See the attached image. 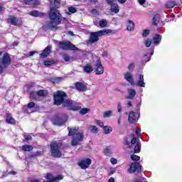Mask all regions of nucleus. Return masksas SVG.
<instances>
[{"mask_svg":"<svg viewBox=\"0 0 182 182\" xmlns=\"http://www.w3.org/2000/svg\"><path fill=\"white\" fill-rule=\"evenodd\" d=\"M90 109L89 108H84L80 110V114H86V113H89Z\"/></svg>","mask_w":182,"mask_h":182,"instance_id":"nucleus-37","label":"nucleus"},{"mask_svg":"<svg viewBox=\"0 0 182 182\" xmlns=\"http://www.w3.org/2000/svg\"><path fill=\"white\" fill-rule=\"evenodd\" d=\"M34 156H42V152L41 151H36L34 154Z\"/></svg>","mask_w":182,"mask_h":182,"instance_id":"nucleus-57","label":"nucleus"},{"mask_svg":"<svg viewBox=\"0 0 182 182\" xmlns=\"http://www.w3.org/2000/svg\"><path fill=\"white\" fill-rule=\"evenodd\" d=\"M108 5H113V0H107Z\"/></svg>","mask_w":182,"mask_h":182,"instance_id":"nucleus-58","label":"nucleus"},{"mask_svg":"<svg viewBox=\"0 0 182 182\" xmlns=\"http://www.w3.org/2000/svg\"><path fill=\"white\" fill-rule=\"evenodd\" d=\"M131 159L135 161H139V160H140V156L133 154L131 156Z\"/></svg>","mask_w":182,"mask_h":182,"instance_id":"nucleus-41","label":"nucleus"},{"mask_svg":"<svg viewBox=\"0 0 182 182\" xmlns=\"http://www.w3.org/2000/svg\"><path fill=\"white\" fill-rule=\"evenodd\" d=\"M134 153H140V144H136L134 147Z\"/></svg>","mask_w":182,"mask_h":182,"instance_id":"nucleus-39","label":"nucleus"},{"mask_svg":"<svg viewBox=\"0 0 182 182\" xmlns=\"http://www.w3.org/2000/svg\"><path fill=\"white\" fill-rule=\"evenodd\" d=\"M30 15H31V16L38 17V16H42V15H43V14H42L41 12H39L36 10H33L30 12Z\"/></svg>","mask_w":182,"mask_h":182,"instance_id":"nucleus-31","label":"nucleus"},{"mask_svg":"<svg viewBox=\"0 0 182 182\" xmlns=\"http://www.w3.org/2000/svg\"><path fill=\"white\" fill-rule=\"evenodd\" d=\"M96 124H98L100 127H105V124L103 122H100V120H95Z\"/></svg>","mask_w":182,"mask_h":182,"instance_id":"nucleus-46","label":"nucleus"},{"mask_svg":"<svg viewBox=\"0 0 182 182\" xmlns=\"http://www.w3.org/2000/svg\"><path fill=\"white\" fill-rule=\"evenodd\" d=\"M153 41L148 39L146 42H145V46L146 48H150V46H151V43H152Z\"/></svg>","mask_w":182,"mask_h":182,"instance_id":"nucleus-42","label":"nucleus"},{"mask_svg":"<svg viewBox=\"0 0 182 182\" xmlns=\"http://www.w3.org/2000/svg\"><path fill=\"white\" fill-rule=\"evenodd\" d=\"M59 46L63 50H79V48L75 47V46L70 43V41H60Z\"/></svg>","mask_w":182,"mask_h":182,"instance_id":"nucleus-7","label":"nucleus"},{"mask_svg":"<svg viewBox=\"0 0 182 182\" xmlns=\"http://www.w3.org/2000/svg\"><path fill=\"white\" fill-rule=\"evenodd\" d=\"M132 106H133V105L132 104V102H128L127 104V107H132Z\"/></svg>","mask_w":182,"mask_h":182,"instance_id":"nucleus-59","label":"nucleus"},{"mask_svg":"<svg viewBox=\"0 0 182 182\" xmlns=\"http://www.w3.org/2000/svg\"><path fill=\"white\" fill-rule=\"evenodd\" d=\"M68 135L69 136H75L73 139L71 141L72 146H77L80 141L83 139L84 134L83 132H79V128L74 127L73 128L71 127H68Z\"/></svg>","mask_w":182,"mask_h":182,"instance_id":"nucleus-2","label":"nucleus"},{"mask_svg":"<svg viewBox=\"0 0 182 182\" xmlns=\"http://www.w3.org/2000/svg\"><path fill=\"white\" fill-rule=\"evenodd\" d=\"M119 4H125L127 0H117Z\"/></svg>","mask_w":182,"mask_h":182,"instance_id":"nucleus-61","label":"nucleus"},{"mask_svg":"<svg viewBox=\"0 0 182 182\" xmlns=\"http://www.w3.org/2000/svg\"><path fill=\"white\" fill-rule=\"evenodd\" d=\"M46 182H58V181L63 180V176L62 175H59L56 177H53V175L50 173H47L46 176Z\"/></svg>","mask_w":182,"mask_h":182,"instance_id":"nucleus-13","label":"nucleus"},{"mask_svg":"<svg viewBox=\"0 0 182 182\" xmlns=\"http://www.w3.org/2000/svg\"><path fill=\"white\" fill-rule=\"evenodd\" d=\"M134 63H131L129 64V65L128 66V70L132 72L133 71V69H134Z\"/></svg>","mask_w":182,"mask_h":182,"instance_id":"nucleus-47","label":"nucleus"},{"mask_svg":"<svg viewBox=\"0 0 182 182\" xmlns=\"http://www.w3.org/2000/svg\"><path fill=\"white\" fill-rule=\"evenodd\" d=\"M83 72H85V73H92V72H93V67H92V65L90 64H87L83 68Z\"/></svg>","mask_w":182,"mask_h":182,"instance_id":"nucleus-25","label":"nucleus"},{"mask_svg":"<svg viewBox=\"0 0 182 182\" xmlns=\"http://www.w3.org/2000/svg\"><path fill=\"white\" fill-rule=\"evenodd\" d=\"M136 141H137V139H136V137H133L131 141V144H136Z\"/></svg>","mask_w":182,"mask_h":182,"instance_id":"nucleus-54","label":"nucleus"},{"mask_svg":"<svg viewBox=\"0 0 182 182\" xmlns=\"http://www.w3.org/2000/svg\"><path fill=\"white\" fill-rule=\"evenodd\" d=\"M30 182H41V181L38 179H33V180H31Z\"/></svg>","mask_w":182,"mask_h":182,"instance_id":"nucleus-64","label":"nucleus"},{"mask_svg":"<svg viewBox=\"0 0 182 182\" xmlns=\"http://www.w3.org/2000/svg\"><path fill=\"white\" fill-rule=\"evenodd\" d=\"M149 33H150V30H144L142 33V36L144 38H147V36H149Z\"/></svg>","mask_w":182,"mask_h":182,"instance_id":"nucleus-43","label":"nucleus"},{"mask_svg":"<svg viewBox=\"0 0 182 182\" xmlns=\"http://www.w3.org/2000/svg\"><path fill=\"white\" fill-rule=\"evenodd\" d=\"M28 109H32L35 107V102H30L27 105Z\"/></svg>","mask_w":182,"mask_h":182,"instance_id":"nucleus-48","label":"nucleus"},{"mask_svg":"<svg viewBox=\"0 0 182 182\" xmlns=\"http://www.w3.org/2000/svg\"><path fill=\"white\" fill-rule=\"evenodd\" d=\"M100 28H106L107 26V20L103 18L99 21Z\"/></svg>","mask_w":182,"mask_h":182,"instance_id":"nucleus-32","label":"nucleus"},{"mask_svg":"<svg viewBox=\"0 0 182 182\" xmlns=\"http://www.w3.org/2000/svg\"><path fill=\"white\" fill-rule=\"evenodd\" d=\"M128 94H129V96L127 97V99L133 100V99H134V96H136V90H134V89H129Z\"/></svg>","mask_w":182,"mask_h":182,"instance_id":"nucleus-23","label":"nucleus"},{"mask_svg":"<svg viewBox=\"0 0 182 182\" xmlns=\"http://www.w3.org/2000/svg\"><path fill=\"white\" fill-rule=\"evenodd\" d=\"M50 154L53 157L56 159H59L62 157V151H60V149L62 147V143L54 141L50 144Z\"/></svg>","mask_w":182,"mask_h":182,"instance_id":"nucleus-4","label":"nucleus"},{"mask_svg":"<svg viewBox=\"0 0 182 182\" xmlns=\"http://www.w3.org/2000/svg\"><path fill=\"white\" fill-rule=\"evenodd\" d=\"M52 50L51 46H48L40 54V56L42 59H45V58H48V55L50 54V50Z\"/></svg>","mask_w":182,"mask_h":182,"instance_id":"nucleus-16","label":"nucleus"},{"mask_svg":"<svg viewBox=\"0 0 182 182\" xmlns=\"http://www.w3.org/2000/svg\"><path fill=\"white\" fill-rule=\"evenodd\" d=\"M50 80L52 83H60V82L63 80V78L60 77H55L50 78Z\"/></svg>","mask_w":182,"mask_h":182,"instance_id":"nucleus-30","label":"nucleus"},{"mask_svg":"<svg viewBox=\"0 0 182 182\" xmlns=\"http://www.w3.org/2000/svg\"><path fill=\"white\" fill-rule=\"evenodd\" d=\"M6 122L9 124H16L15 119L12 117V115L11 114H8L6 116Z\"/></svg>","mask_w":182,"mask_h":182,"instance_id":"nucleus-27","label":"nucleus"},{"mask_svg":"<svg viewBox=\"0 0 182 182\" xmlns=\"http://www.w3.org/2000/svg\"><path fill=\"white\" fill-rule=\"evenodd\" d=\"M111 12H113L114 14H119V5L117 4H113L111 5L110 8Z\"/></svg>","mask_w":182,"mask_h":182,"instance_id":"nucleus-26","label":"nucleus"},{"mask_svg":"<svg viewBox=\"0 0 182 182\" xmlns=\"http://www.w3.org/2000/svg\"><path fill=\"white\" fill-rule=\"evenodd\" d=\"M68 122V115L66 114L60 115L53 120V124L55 126H63Z\"/></svg>","mask_w":182,"mask_h":182,"instance_id":"nucleus-9","label":"nucleus"},{"mask_svg":"<svg viewBox=\"0 0 182 182\" xmlns=\"http://www.w3.org/2000/svg\"><path fill=\"white\" fill-rule=\"evenodd\" d=\"M63 105L65 107H68L69 110H73L74 112L80 110V106L73 105V101L70 100H64Z\"/></svg>","mask_w":182,"mask_h":182,"instance_id":"nucleus-10","label":"nucleus"},{"mask_svg":"<svg viewBox=\"0 0 182 182\" xmlns=\"http://www.w3.org/2000/svg\"><path fill=\"white\" fill-rule=\"evenodd\" d=\"M75 88L79 92H86L87 90V87H86L83 83L79 82L75 83Z\"/></svg>","mask_w":182,"mask_h":182,"instance_id":"nucleus-19","label":"nucleus"},{"mask_svg":"<svg viewBox=\"0 0 182 182\" xmlns=\"http://www.w3.org/2000/svg\"><path fill=\"white\" fill-rule=\"evenodd\" d=\"M117 110L119 113H122V103L118 102Z\"/></svg>","mask_w":182,"mask_h":182,"instance_id":"nucleus-51","label":"nucleus"},{"mask_svg":"<svg viewBox=\"0 0 182 182\" xmlns=\"http://www.w3.org/2000/svg\"><path fill=\"white\" fill-rule=\"evenodd\" d=\"M113 113V112L112 111H106L103 112V117H110V116H112V114Z\"/></svg>","mask_w":182,"mask_h":182,"instance_id":"nucleus-38","label":"nucleus"},{"mask_svg":"<svg viewBox=\"0 0 182 182\" xmlns=\"http://www.w3.org/2000/svg\"><path fill=\"white\" fill-rule=\"evenodd\" d=\"M136 170L138 173H140L141 171V166L138 162H134L131 164L128 171L129 173H136Z\"/></svg>","mask_w":182,"mask_h":182,"instance_id":"nucleus-11","label":"nucleus"},{"mask_svg":"<svg viewBox=\"0 0 182 182\" xmlns=\"http://www.w3.org/2000/svg\"><path fill=\"white\" fill-rule=\"evenodd\" d=\"M65 97H66V94L65 92L58 90L54 94V103L57 106H60L65 101Z\"/></svg>","mask_w":182,"mask_h":182,"instance_id":"nucleus-6","label":"nucleus"},{"mask_svg":"<svg viewBox=\"0 0 182 182\" xmlns=\"http://www.w3.org/2000/svg\"><path fill=\"white\" fill-rule=\"evenodd\" d=\"M91 164L92 160L89 158L78 162V166H80V167H81V168H82L83 170H86V168H87V167H89V166Z\"/></svg>","mask_w":182,"mask_h":182,"instance_id":"nucleus-14","label":"nucleus"},{"mask_svg":"<svg viewBox=\"0 0 182 182\" xmlns=\"http://www.w3.org/2000/svg\"><path fill=\"white\" fill-rule=\"evenodd\" d=\"M110 161L112 164H116L117 163V159L114 158H111Z\"/></svg>","mask_w":182,"mask_h":182,"instance_id":"nucleus-53","label":"nucleus"},{"mask_svg":"<svg viewBox=\"0 0 182 182\" xmlns=\"http://www.w3.org/2000/svg\"><path fill=\"white\" fill-rule=\"evenodd\" d=\"M91 13H92V16L95 17L99 16V11H97V10H96L95 9H92Z\"/></svg>","mask_w":182,"mask_h":182,"instance_id":"nucleus-45","label":"nucleus"},{"mask_svg":"<svg viewBox=\"0 0 182 182\" xmlns=\"http://www.w3.org/2000/svg\"><path fill=\"white\" fill-rule=\"evenodd\" d=\"M109 33H112L111 29H105V30L98 31L97 32L91 33L90 38L87 41V45H92V43L97 42V41H99V38H100V36H103L107 35Z\"/></svg>","mask_w":182,"mask_h":182,"instance_id":"nucleus-3","label":"nucleus"},{"mask_svg":"<svg viewBox=\"0 0 182 182\" xmlns=\"http://www.w3.org/2000/svg\"><path fill=\"white\" fill-rule=\"evenodd\" d=\"M103 130L105 134H109V133H112V127L109 126H104Z\"/></svg>","mask_w":182,"mask_h":182,"instance_id":"nucleus-33","label":"nucleus"},{"mask_svg":"<svg viewBox=\"0 0 182 182\" xmlns=\"http://www.w3.org/2000/svg\"><path fill=\"white\" fill-rule=\"evenodd\" d=\"M95 67L96 75H103L105 73V68L102 65V62L100 60H98L95 62Z\"/></svg>","mask_w":182,"mask_h":182,"instance_id":"nucleus-12","label":"nucleus"},{"mask_svg":"<svg viewBox=\"0 0 182 182\" xmlns=\"http://www.w3.org/2000/svg\"><path fill=\"white\" fill-rule=\"evenodd\" d=\"M159 19H160V16H159V14L155 15L153 18L152 25L155 26H157V22H159Z\"/></svg>","mask_w":182,"mask_h":182,"instance_id":"nucleus-34","label":"nucleus"},{"mask_svg":"<svg viewBox=\"0 0 182 182\" xmlns=\"http://www.w3.org/2000/svg\"><path fill=\"white\" fill-rule=\"evenodd\" d=\"M128 120L129 123H134L136 121V115L133 112V111H131L129 114Z\"/></svg>","mask_w":182,"mask_h":182,"instance_id":"nucleus-28","label":"nucleus"},{"mask_svg":"<svg viewBox=\"0 0 182 182\" xmlns=\"http://www.w3.org/2000/svg\"><path fill=\"white\" fill-rule=\"evenodd\" d=\"M127 29L129 31V32L134 31V22L131 20H127Z\"/></svg>","mask_w":182,"mask_h":182,"instance_id":"nucleus-22","label":"nucleus"},{"mask_svg":"<svg viewBox=\"0 0 182 182\" xmlns=\"http://www.w3.org/2000/svg\"><path fill=\"white\" fill-rule=\"evenodd\" d=\"M178 5V3L174 0H169L166 1L165 4V8L166 9H170L171 8H174V6H177Z\"/></svg>","mask_w":182,"mask_h":182,"instance_id":"nucleus-20","label":"nucleus"},{"mask_svg":"<svg viewBox=\"0 0 182 182\" xmlns=\"http://www.w3.org/2000/svg\"><path fill=\"white\" fill-rule=\"evenodd\" d=\"M99 132V129L95 125L91 126V133H97Z\"/></svg>","mask_w":182,"mask_h":182,"instance_id":"nucleus-40","label":"nucleus"},{"mask_svg":"<svg viewBox=\"0 0 182 182\" xmlns=\"http://www.w3.org/2000/svg\"><path fill=\"white\" fill-rule=\"evenodd\" d=\"M24 2L26 5H31L32 6L39 5V1L38 0H25Z\"/></svg>","mask_w":182,"mask_h":182,"instance_id":"nucleus-24","label":"nucleus"},{"mask_svg":"<svg viewBox=\"0 0 182 182\" xmlns=\"http://www.w3.org/2000/svg\"><path fill=\"white\" fill-rule=\"evenodd\" d=\"M48 96V91L45 90H40L37 92L33 91L30 93L31 99H34V100H38L39 97H45Z\"/></svg>","mask_w":182,"mask_h":182,"instance_id":"nucleus-8","label":"nucleus"},{"mask_svg":"<svg viewBox=\"0 0 182 182\" xmlns=\"http://www.w3.org/2000/svg\"><path fill=\"white\" fill-rule=\"evenodd\" d=\"M136 86L139 87H146V82H144V75L141 74L136 82Z\"/></svg>","mask_w":182,"mask_h":182,"instance_id":"nucleus-18","label":"nucleus"},{"mask_svg":"<svg viewBox=\"0 0 182 182\" xmlns=\"http://www.w3.org/2000/svg\"><path fill=\"white\" fill-rule=\"evenodd\" d=\"M48 16L50 18V21L46 23L47 29H50V31H55V29H58V25H60V22H62V19H63L60 12L58 9L51 7L50 9Z\"/></svg>","mask_w":182,"mask_h":182,"instance_id":"nucleus-1","label":"nucleus"},{"mask_svg":"<svg viewBox=\"0 0 182 182\" xmlns=\"http://www.w3.org/2000/svg\"><path fill=\"white\" fill-rule=\"evenodd\" d=\"M68 11L69 12H71V14H75V12H76V9L75 7H69Z\"/></svg>","mask_w":182,"mask_h":182,"instance_id":"nucleus-52","label":"nucleus"},{"mask_svg":"<svg viewBox=\"0 0 182 182\" xmlns=\"http://www.w3.org/2000/svg\"><path fill=\"white\" fill-rule=\"evenodd\" d=\"M104 154H105V156H110L112 154V147H106L104 150Z\"/></svg>","mask_w":182,"mask_h":182,"instance_id":"nucleus-35","label":"nucleus"},{"mask_svg":"<svg viewBox=\"0 0 182 182\" xmlns=\"http://www.w3.org/2000/svg\"><path fill=\"white\" fill-rule=\"evenodd\" d=\"M140 133H141V129H138L136 131V134L138 136V137L140 136Z\"/></svg>","mask_w":182,"mask_h":182,"instance_id":"nucleus-56","label":"nucleus"},{"mask_svg":"<svg viewBox=\"0 0 182 182\" xmlns=\"http://www.w3.org/2000/svg\"><path fill=\"white\" fill-rule=\"evenodd\" d=\"M36 53V52H35V51H31V52L29 53V55H30V56H33Z\"/></svg>","mask_w":182,"mask_h":182,"instance_id":"nucleus-62","label":"nucleus"},{"mask_svg":"<svg viewBox=\"0 0 182 182\" xmlns=\"http://www.w3.org/2000/svg\"><path fill=\"white\" fill-rule=\"evenodd\" d=\"M139 5H144L146 4V0H138Z\"/></svg>","mask_w":182,"mask_h":182,"instance_id":"nucleus-55","label":"nucleus"},{"mask_svg":"<svg viewBox=\"0 0 182 182\" xmlns=\"http://www.w3.org/2000/svg\"><path fill=\"white\" fill-rule=\"evenodd\" d=\"M44 65L45 66H52V65H55V60H46Z\"/></svg>","mask_w":182,"mask_h":182,"instance_id":"nucleus-36","label":"nucleus"},{"mask_svg":"<svg viewBox=\"0 0 182 182\" xmlns=\"http://www.w3.org/2000/svg\"><path fill=\"white\" fill-rule=\"evenodd\" d=\"M21 150H23V151H32L33 146L31 145H23L21 146Z\"/></svg>","mask_w":182,"mask_h":182,"instance_id":"nucleus-29","label":"nucleus"},{"mask_svg":"<svg viewBox=\"0 0 182 182\" xmlns=\"http://www.w3.org/2000/svg\"><path fill=\"white\" fill-rule=\"evenodd\" d=\"M108 182H114V178H110Z\"/></svg>","mask_w":182,"mask_h":182,"instance_id":"nucleus-63","label":"nucleus"},{"mask_svg":"<svg viewBox=\"0 0 182 182\" xmlns=\"http://www.w3.org/2000/svg\"><path fill=\"white\" fill-rule=\"evenodd\" d=\"M54 6L55 8H60V0H54Z\"/></svg>","mask_w":182,"mask_h":182,"instance_id":"nucleus-44","label":"nucleus"},{"mask_svg":"<svg viewBox=\"0 0 182 182\" xmlns=\"http://www.w3.org/2000/svg\"><path fill=\"white\" fill-rule=\"evenodd\" d=\"M11 62H12V60H11L9 54L8 53H5L2 58H0V75H2L5 71V69L11 65Z\"/></svg>","mask_w":182,"mask_h":182,"instance_id":"nucleus-5","label":"nucleus"},{"mask_svg":"<svg viewBox=\"0 0 182 182\" xmlns=\"http://www.w3.org/2000/svg\"><path fill=\"white\" fill-rule=\"evenodd\" d=\"M124 144L125 146H130V142L127 140H124Z\"/></svg>","mask_w":182,"mask_h":182,"instance_id":"nucleus-60","label":"nucleus"},{"mask_svg":"<svg viewBox=\"0 0 182 182\" xmlns=\"http://www.w3.org/2000/svg\"><path fill=\"white\" fill-rule=\"evenodd\" d=\"M18 21L19 19L15 16H10L7 20V22L9 23H11V25H13L14 26H18Z\"/></svg>","mask_w":182,"mask_h":182,"instance_id":"nucleus-17","label":"nucleus"},{"mask_svg":"<svg viewBox=\"0 0 182 182\" xmlns=\"http://www.w3.org/2000/svg\"><path fill=\"white\" fill-rule=\"evenodd\" d=\"M24 139L26 141H29V140L32 139V136L31 135H24Z\"/></svg>","mask_w":182,"mask_h":182,"instance_id":"nucleus-50","label":"nucleus"},{"mask_svg":"<svg viewBox=\"0 0 182 182\" xmlns=\"http://www.w3.org/2000/svg\"><path fill=\"white\" fill-rule=\"evenodd\" d=\"M153 42L155 46H158V45H160V43L161 42V36L159 34H155L153 38Z\"/></svg>","mask_w":182,"mask_h":182,"instance_id":"nucleus-21","label":"nucleus"},{"mask_svg":"<svg viewBox=\"0 0 182 182\" xmlns=\"http://www.w3.org/2000/svg\"><path fill=\"white\" fill-rule=\"evenodd\" d=\"M124 77L125 80L128 82V83H130V85H136V83H134V79L133 78V75H132V73L129 72L125 73L124 75Z\"/></svg>","mask_w":182,"mask_h":182,"instance_id":"nucleus-15","label":"nucleus"},{"mask_svg":"<svg viewBox=\"0 0 182 182\" xmlns=\"http://www.w3.org/2000/svg\"><path fill=\"white\" fill-rule=\"evenodd\" d=\"M63 59H64V60L65 61V62H69V60H70V58H69V55H66V54H64L63 55Z\"/></svg>","mask_w":182,"mask_h":182,"instance_id":"nucleus-49","label":"nucleus"}]
</instances>
